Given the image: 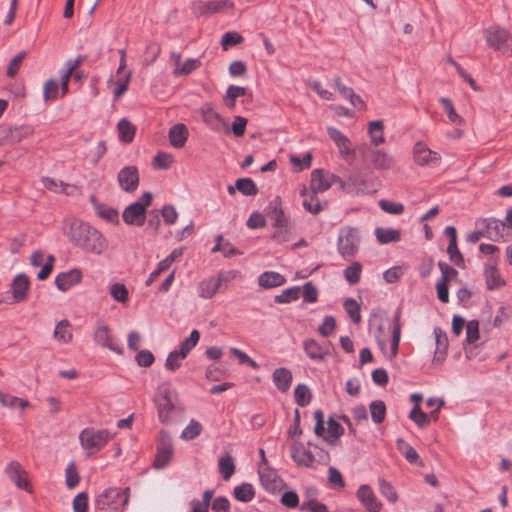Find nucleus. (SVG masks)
Segmentation results:
<instances>
[{"mask_svg":"<svg viewBox=\"0 0 512 512\" xmlns=\"http://www.w3.org/2000/svg\"><path fill=\"white\" fill-rule=\"evenodd\" d=\"M303 349L308 358L321 362L328 355L327 347L321 345L314 339H307L303 342Z\"/></svg>","mask_w":512,"mask_h":512,"instance_id":"nucleus-25","label":"nucleus"},{"mask_svg":"<svg viewBox=\"0 0 512 512\" xmlns=\"http://www.w3.org/2000/svg\"><path fill=\"white\" fill-rule=\"evenodd\" d=\"M188 129L184 124H176L169 130L170 143L174 148H182L188 139Z\"/></svg>","mask_w":512,"mask_h":512,"instance_id":"nucleus-28","label":"nucleus"},{"mask_svg":"<svg viewBox=\"0 0 512 512\" xmlns=\"http://www.w3.org/2000/svg\"><path fill=\"white\" fill-rule=\"evenodd\" d=\"M59 85L54 79H48L43 86V97L45 101L55 100L58 97Z\"/></svg>","mask_w":512,"mask_h":512,"instance_id":"nucleus-59","label":"nucleus"},{"mask_svg":"<svg viewBox=\"0 0 512 512\" xmlns=\"http://www.w3.org/2000/svg\"><path fill=\"white\" fill-rule=\"evenodd\" d=\"M409 418L420 428L425 427L430 422V417L418 405L410 411Z\"/></svg>","mask_w":512,"mask_h":512,"instance_id":"nucleus-61","label":"nucleus"},{"mask_svg":"<svg viewBox=\"0 0 512 512\" xmlns=\"http://www.w3.org/2000/svg\"><path fill=\"white\" fill-rule=\"evenodd\" d=\"M401 315L402 309L398 307L393 315L392 320V337L390 340V353L388 355V359H394L399 350V343L401 338Z\"/></svg>","mask_w":512,"mask_h":512,"instance_id":"nucleus-20","label":"nucleus"},{"mask_svg":"<svg viewBox=\"0 0 512 512\" xmlns=\"http://www.w3.org/2000/svg\"><path fill=\"white\" fill-rule=\"evenodd\" d=\"M219 472L225 481L229 480L235 472V465L232 456L225 455L219 459Z\"/></svg>","mask_w":512,"mask_h":512,"instance_id":"nucleus-44","label":"nucleus"},{"mask_svg":"<svg viewBox=\"0 0 512 512\" xmlns=\"http://www.w3.org/2000/svg\"><path fill=\"white\" fill-rule=\"evenodd\" d=\"M327 134L335 143L341 157L348 163H352L356 158V149L353 147L350 139L335 127H328Z\"/></svg>","mask_w":512,"mask_h":512,"instance_id":"nucleus-8","label":"nucleus"},{"mask_svg":"<svg viewBox=\"0 0 512 512\" xmlns=\"http://www.w3.org/2000/svg\"><path fill=\"white\" fill-rule=\"evenodd\" d=\"M69 241L87 253L102 254L107 249V241L103 234L89 223L73 220L67 231Z\"/></svg>","mask_w":512,"mask_h":512,"instance_id":"nucleus-1","label":"nucleus"},{"mask_svg":"<svg viewBox=\"0 0 512 512\" xmlns=\"http://www.w3.org/2000/svg\"><path fill=\"white\" fill-rule=\"evenodd\" d=\"M259 477L264 489L272 494L278 493L284 487V481L278 473L270 467L259 466Z\"/></svg>","mask_w":512,"mask_h":512,"instance_id":"nucleus-11","label":"nucleus"},{"mask_svg":"<svg viewBox=\"0 0 512 512\" xmlns=\"http://www.w3.org/2000/svg\"><path fill=\"white\" fill-rule=\"evenodd\" d=\"M213 277L202 280L198 285V295L203 299H211L219 290Z\"/></svg>","mask_w":512,"mask_h":512,"instance_id":"nucleus-34","label":"nucleus"},{"mask_svg":"<svg viewBox=\"0 0 512 512\" xmlns=\"http://www.w3.org/2000/svg\"><path fill=\"white\" fill-rule=\"evenodd\" d=\"M436 349L434 353L433 361L435 363H442L446 357L448 350V336L447 333L440 327H435L434 330Z\"/></svg>","mask_w":512,"mask_h":512,"instance_id":"nucleus-23","label":"nucleus"},{"mask_svg":"<svg viewBox=\"0 0 512 512\" xmlns=\"http://www.w3.org/2000/svg\"><path fill=\"white\" fill-rule=\"evenodd\" d=\"M199 340H200V333L198 330L194 329L191 331L189 337H187L180 343V348H179V350H176V351L179 353L180 357L186 358L188 356V354L191 352V350L194 347H196Z\"/></svg>","mask_w":512,"mask_h":512,"instance_id":"nucleus-35","label":"nucleus"},{"mask_svg":"<svg viewBox=\"0 0 512 512\" xmlns=\"http://www.w3.org/2000/svg\"><path fill=\"white\" fill-rule=\"evenodd\" d=\"M201 115L204 123L214 131H220L226 126L221 115L215 111L214 106L210 102H206L202 105Z\"/></svg>","mask_w":512,"mask_h":512,"instance_id":"nucleus-17","label":"nucleus"},{"mask_svg":"<svg viewBox=\"0 0 512 512\" xmlns=\"http://www.w3.org/2000/svg\"><path fill=\"white\" fill-rule=\"evenodd\" d=\"M396 443L398 451L406 458L409 463H417L419 460V454L410 444L401 438H399Z\"/></svg>","mask_w":512,"mask_h":512,"instance_id":"nucleus-41","label":"nucleus"},{"mask_svg":"<svg viewBox=\"0 0 512 512\" xmlns=\"http://www.w3.org/2000/svg\"><path fill=\"white\" fill-rule=\"evenodd\" d=\"M117 179L122 190L134 192L139 185L138 169L135 166H126L119 171Z\"/></svg>","mask_w":512,"mask_h":512,"instance_id":"nucleus-14","label":"nucleus"},{"mask_svg":"<svg viewBox=\"0 0 512 512\" xmlns=\"http://www.w3.org/2000/svg\"><path fill=\"white\" fill-rule=\"evenodd\" d=\"M245 93L246 89L244 87L230 85L224 96L225 105L230 109L234 108L236 99L244 96Z\"/></svg>","mask_w":512,"mask_h":512,"instance_id":"nucleus-46","label":"nucleus"},{"mask_svg":"<svg viewBox=\"0 0 512 512\" xmlns=\"http://www.w3.org/2000/svg\"><path fill=\"white\" fill-rule=\"evenodd\" d=\"M340 182V177L323 169H315L311 173L310 190L318 194L328 190L334 183Z\"/></svg>","mask_w":512,"mask_h":512,"instance_id":"nucleus-10","label":"nucleus"},{"mask_svg":"<svg viewBox=\"0 0 512 512\" xmlns=\"http://www.w3.org/2000/svg\"><path fill=\"white\" fill-rule=\"evenodd\" d=\"M156 405L159 420L165 424L175 422L183 413V408L177 403V394L168 382L158 386Z\"/></svg>","mask_w":512,"mask_h":512,"instance_id":"nucleus-2","label":"nucleus"},{"mask_svg":"<svg viewBox=\"0 0 512 512\" xmlns=\"http://www.w3.org/2000/svg\"><path fill=\"white\" fill-rule=\"evenodd\" d=\"M372 421L380 424L384 421L386 415V405L382 400H374L369 405Z\"/></svg>","mask_w":512,"mask_h":512,"instance_id":"nucleus-43","label":"nucleus"},{"mask_svg":"<svg viewBox=\"0 0 512 512\" xmlns=\"http://www.w3.org/2000/svg\"><path fill=\"white\" fill-rule=\"evenodd\" d=\"M294 398L298 406H307L312 399V394L309 387L305 384H298L294 390Z\"/></svg>","mask_w":512,"mask_h":512,"instance_id":"nucleus-42","label":"nucleus"},{"mask_svg":"<svg viewBox=\"0 0 512 512\" xmlns=\"http://www.w3.org/2000/svg\"><path fill=\"white\" fill-rule=\"evenodd\" d=\"M173 454L174 448L170 435L164 430L160 431L157 454L153 463L154 467L156 469L165 468L169 464Z\"/></svg>","mask_w":512,"mask_h":512,"instance_id":"nucleus-9","label":"nucleus"},{"mask_svg":"<svg viewBox=\"0 0 512 512\" xmlns=\"http://www.w3.org/2000/svg\"><path fill=\"white\" fill-rule=\"evenodd\" d=\"M152 193L145 192L141 198L128 205L123 211L122 218L127 225L142 226L146 219V210L152 201Z\"/></svg>","mask_w":512,"mask_h":512,"instance_id":"nucleus-5","label":"nucleus"},{"mask_svg":"<svg viewBox=\"0 0 512 512\" xmlns=\"http://www.w3.org/2000/svg\"><path fill=\"white\" fill-rule=\"evenodd\" d=\"M272 380L276 388L284 393L290 389L293 376L289 369L281 367L274 370Z\"/></svg>","mask_w":512,"mask_h":512,"instance_id":"nucleus-26","label":"nucleus"},{"mask_svg":"<svg viewBox=\"0 0 512 512\" xmlns=\"http://www.w3.org/2000/svg\"><path fill=\"white\" fill-rule=\"evenodd\" d=\"M344 309L351 318V320L358 324L361 321V314H360V305L357 303V301L353 298H347L344 301Z\"/></svg>","mask_w":512,"mask_h":512,"instance_id":"nucleus-52","label":"nucleus"},{"mask_svg":"<svg viewBox=\"0 0 512 512\" xmlns=\"http://www.w3.org/2000/svg\"><path fill=\"white\" fill-rule=\"evenodd\" d=\"M300 296V287L294 286L282 291L281 294L275 296L274 301L279 304H287L295 301Z\"/></svg>","mask_w":512,"mask_h":512,"instance_id":"nucleus-49","label":"nucleus"},{"mask_svg":"<svg viewBox=\"0 0 512 512\" xmlns=\"http://www.w3.org/2000/svg\"><path fill=\"white\" fill-rule=\"evenodd\" d=\"M119 139L122 142L130 143L135 136V126L127 119H121L118 123Z\"/></svg>","mask_w":512,"mask_h":512,"instance_id":"nucleus-40","label":"nucleus"},{"mask_svg":"<svg viewBox=\"0 0 512 512\" xmlns=\"http://www.w3.org/2000/svg\"><path fill=\"white\" fill-rule=\"evenodd\" d=\"M285 282V277L280 273L274 271H265L261 273L258 277L259 286L265 289L279 287L283 285Z\"/></svg>","mask_w":512,"mask_h":512,"instance_id":"nucleus-27","label":"nucleus"},{"mask_svg":"<svg viewBox=\"0 0 512 512\" xmlns=\"http://www.w3.org/2000/svg\"><path fill=\"white\" fill-rule=\"evenodd\" d=\"M361 272L362 265L359 262H353L344 270V277L349 284L355 285L360 281Z\"/></svg>","mask_w":512,"mask_h":512,"instance_id":"nucleus-50","label":"nucleus"},{"mask_svg":"<svg viewBox=\"0 0 512 512\" xmlns=\"http://www.w3.org/2000/svg\"><path fill=\"white\" fill-rule=\"evenodd\" d=\"M375 236L381 244H388L400 240V232L393 228H376Z\"/></svg>","mask_w":512,"mask_h":512,"instance_id":"nucleus-36","label":"nucleus"},{"mask_svg":"<svg viewBox=\"0 0 512 512\" xmlns=\"http://www.w3.org/2000/svg\"><path fill=\"white\" fill-rule=\"evenodd\" d=\"M383 121L381 120H374L369 122L368 124V134L371 138V143L375 146H378L379 144L384 142V135H383Z\"/></svg>","mask_w":512,"mask_h":512,"instance_id":"nucleus-37","label":"nucleus"},{"mask_svg":"<svg viewBox=\"0 0 512 512\" xmlns=\"http://www.w3.org/2000/svg\"><path fill=\"white\" fill-rule=\"evenodd\" d=\"M414 159L418 165L435 167L439 165L441 157L437 152L418 142L414 146Z\"/></svg>","mask_w":512,"mask_h":512,"instance_id":"nucleus-15","label":"nucleus"},{"mask_svg":"<svg viewBox=\"0 0 512 512\" xmlns=\"http://www.w3.org/2000/svg\"><path fill=\"white\" fill-rule=\"evenodd\" d=\"M201 433V425L196 420L192 419L190 423L181 433V438L184 440H192Z\"/></svg>","mask_w":512,"mask_h":512,"instance_id":"nucleus-63","label":"nucleus"},{"mask_svg":"<svg viewBox=\"0 0 512 512\" xmlns=\"http://www.w3.org/2000/svg\"><path fill=\"white\" fill-rule=\"evenodd\" d=\"M327 424V436L324 437L326 441H333L344 434V428L332 416L329 417Z\"/></svg>","mask_w":512,"mask_h":512,"instance_id":"nucleus-51","label":"nucleus"},{"mask_svg":"<svg viewBox=\"0 0 512 512\" xmlns=\"http://www.w3.org/2000/svg\"><path fill=\"white\" fill-rule=\"evenodd\" d=\"M272 239L278 243H284L290 240L291 224H283V226H276Z\"/></svg>","mask_w":512,"mask_h":512,"instance_id":"nucleus-62","label":"nucleus"},{"mask_svg":"<svg viewBox=\"0 0 512 512\" xmlns=\"http://www.w3.org/2000/svg\"><path fill=\"white\" fill-rule=\"evenodd\" d=\"M81 279V271L79 269H72L58 274L55 278V284L60 291H67L72 286L78 284Z\"/></svg>","mask_w":512,"mask_h":512,"instance_id":"nucleus-24","label":"nucleus"},{"mask_svg":"<svg viewBox=\"0 0 512 512\" xmlns=\"http://www.w3.org/2000/svg\"><path fill=\"white\" fill-rule=\"evenodd\" d=\"M339 186L352 195L367 194L370 192L368 181L360 174H352L347 180L340 178Z\"/></svg>","mask_w":512,"mask_h":512,"instance_id":"nucleus-13","label":"nucleus"},{"mask_svg":"<svg viewBox=\"0 0 512 512\" xmlns=\"http://www.w3.org/2000/svg\"><path fill=\"white\" fill-rule=\"evenodd\" d=\"M357 497L361 504L369 512H379L382 505L375 496L373 490L369 485H361L357 491Z\"/></svg>","mask_w":512,"mask_h":512,"instance_id":"nucleus-21","label":"nucleus"},{"mask_svg":"<svg viewBox=\"0 0 512 512\" xmlns=\"http://www.w3.org/2000/svg\"><path fill=\"white\" fill-rule=\"evenodd\" d=\"M244 38L235 31L226 32L221 39V46L224 51H227L230 47L242 43Z\"/></svg>","mask_w":512,"mask_h":512,"instance_id":"nucleus-57","label":"nucleus"},{"mask_svg":"<svg viewBox=\"0 0 512 512\" xmlns=\"http://www.w3.org/2000/svg\"><path fill=\"white\" fill-rule=\"evenodd\" d=\"M370 161L373 164L374 168L378 170H388L391 169L394 165L393 158L389 156L386 152L379 149L371 150Z\"/></svg>","mask_w":512,"mask_h":512,"instance_id":"nucleus-30","label":"nucleus"},{"mask_svg":"<svg viewBox=\"0 0 512 512\" xmlns=\"http://www.w3.org/2000/svg\"><path fill=\"white\" fill-rule=\"evenodd\" d=\"M111 297L120 303H126L129 300V292L126 286L122 283H114L110 286Z\"/></svg>","mask_w":512,"mask_h":512,"instance_id":"nucleus-53","label":"nucleus"},{"mask_svg":"<svg viewBox=\"0 0 512 512\" xmlns=\"http://www.w3.org/2000/svg\"><path fill=\"white\" fill-rule=\"evenodd\" d=\"M4 473L17 488L29 493L31 492L29 481L27 479V472L18 461H10L4 469Z\"/></svg>","mask_w":512,"mask_h":512,"instance_id":"nucleus-12","label":"nucleus"},{"mask_svg":"<svg viewBox=\"0 0 512 512\" xmlns=\"http://www.w3.org/2000/svg\"><path fill=\"white\" fill-rule=\"evenodd\" d=\"M301 195L305 197L303 206L307 211L312 214H318L322 210V205L317 198V194H313V192H311V194L307 196V190L304 188Z\"/></svg>","mask_w":512,"mask_h":512,"instance_id":"nucleus-47","label":"nucleus"},{"mask_svg":"<svg viewBox=\"0 0 512 512\" xmlns=\"http://www.w3.org/2000/svg\"><path fill=\"white\" fill-rule=\"evenodd\" d=\"M234 4L230 0L210 1L201 4L199 11L201 14H214L225 9L233 8Z\"/></svg>","mask_w":512,"mask_h":512,"instance_id":"nucleus-33","label":"nucleus"},{"mask_svg":"<svg viewBox=\"0 0 512 512\" xmlns=\"http://www.w3.org/2000/svg\"><path fill=\"white\" fill-rule=\"evenodd\" d=\"M0 404L5 407H19L21 409H25L29 406V402L27 400L9 394L3 395L2 400H0Z\"/></svg>","mask_w":512,"mask_h":512,"instance_id":"nucleus-60","label":"nucleus"},{"mask_svg":"<svg viewBox=\"0 0 512 512\" xmlns=\"http://www.w3.org/2000/svg\"><path fill=\"white\" fill-rule=\"evenodd\" d=\"M265 212L267 217L271 220L273 227L283 226V224L290 223L289 217L286 216L282 209L280 197H275L270 201Z\"/></svg>","mask_w":512,"mask_h":512,"instance_id":"nucleus-18","label":"nucleus"},{"mask_svg":"<svg viewBox=\"0 0 512 512\" xmlns=\"http://www.w3.org/2000/svg\"><path fill=\"white\" fill-rule=\"evenodd\" d=\"M379 490L380 493L389 501V502H396L398 499V495L396 493L395 488L393 485L389 482H387L385 479L380 478L379 479Z\"/></svg>","mask_w":512,"mask_h":512,"instance_id":"nucleus-58","label":"nucleus"},{"mask_svg":"<svg viewBox=\"0 0 512 512\" xmlns=\"http://www.w3.org/2000/svg\"><path fill=\"white\" fill-rule=\"evenodd\" d=\"M30 287V281L26 274H17L12 283L11 290L15 302H22L27 298V293Z\"/></svg>","mask_w":512,"mask_h":512,"instance_id":"nucleus-22","label":"nucleus"},{"mask_svg":"<svg viewBox=\"0 0 512 512\" xmlns=\"http://www.w3.org/2000/svg\"><path fill=\"white\" fill-rule=\"evenodd\" d=\"M360 244L359 231L352 227H343L339 230L337 249L345 259H352L358 252Z\"/></svg>","mask_w":512,"mask_h":512,"instance_id":"nucleus-6","label":"nucleus"},{"mask_svg":"<svg viewBox=\"0 0 512 512\" xmlns=\"http://www.w3.org/2000/svg\"><path fill=\"white\" fill-rule=\"evenodd\" d=\"M236 188L245 196H254L258 193V188L251 178L237 179Z\"/></svg>","mask_w":512,"mask_h":512,"instance_id":"nucleus-48","label":"nucleus"},{"mask_svg":"<svg viewBox=\"0 0 512 512\" xmlns=\"http://www.w3.org/2000/svg\"><path fill=\"white\" fill-rule=\"evenodd\" d=\"M112 438V434L108 430H94L86 428L81 431L79 440L84 449L99 451Z\"/></svg>","mask_w":512,"mask_h":512,"instance_id":"nucleus-7","label":"nucleus"},{"mask_svg":"<svg viewBox=\"0 0 512 512\" xmlns=\"http://www.w3.org/2000/svg\"><path fill=\"white\" fill-rule=\"evenodd\" d=\"M80 481L76 465L74 462H70L65 469V483L68 489L75 488Z\"/></svg>","mask_w":512,"mask_h":512,"instance_id":"nucleus-55","label":"nucleus"},{"mask_svg":"<svg viewBox=\"0 0 512 512\" xmlns=\"http://www.w3.org/2000/svg\"><path fill=\"white\" fill-rule=\"evenodd\" d=\"M96 214L102 219L110 223L119 222L118 211L112 207L106 206L105 204L95 205Z\"/></svg>","mask_w":512,"mask_h":512,"instance_id":"nucleus-45","label":"nucleus"},{"mask_svg":"<svg viewBox=\"0 0 512 512\" xmlns=\"http://www.w3.org/2000/svg\"><path fill=\"white\" fill-rule=\"evenodd\" d=\"M131 489L129 487H109L95 498L97 510L106 512H124L129 504Z\"/></svg>","mask_w":512,"mask_h":512,"instance_id":"nucleus-3","label":"nucleus"},{"mask_svg":"<svg viewBox=\"0 0 512 512\" xmlns=\"http://www.w3.org/2000/svg\"><path fill=\"white\" fill-rule=\"evenodd\" d=\"M33 133V128L29 125H22L10 128L8 137L11 142H20L22 139L30 136Z\"/></svg>","mask_w":512,"mask_h":512,"instance_id":"nucleus-54","label":"nucleus"},{"mask_svg":"<svg viewBox=\"0 0 512 512\" xmlns=\"http://www.w3.org/2000/svg\"><path fill=\"white\" fill-rule=\"evenodd\" d=\"M487 45L505 57H512V35L500 26L494 25L483 30Z\"/></svg>","mask_w":512,"mask_h":512,"instance_id":"nucleus-4","label":"nucleus"},{"mask_svg":"<svg viewBox=\"0 0 512 512\" xmlns=\"http://www.w3.org/2000/svg\"><path fill=\"white\" fill-rule=\"evenodd\" d=\"M334 85L335 88L338 90L340 95L344 98L350 101V103L354 107H361L364 105L363 100L361 97L354 93L353 89L344 85L340 79V77L334 78Z\"/></svg>","mask_w":512,"mask_h":512,"instance_id":"nucleus-31","label":"nucleus"},{"mask_svg":"<svg viewBox=\"0 0 512 512\" xmlns=\"http://www.w3.org/2000/svg\"><path fill=\"white\" fill-rule=\"evenodd\" d=\"M54 338L61 343H69L72 340V332L68 320H61L54 329Z\"/></svg>","mask_w":512,"mask_h":512,"instance_id":"nucleus-39","label":"nucleus"},{"mask_svg":"<svg viewBox=\"0 0 512 512\" xmlns=\"http://www.w3.org/2000/svg\"><path fill=\"white\" fill-rule=\"evenodd\" d=\"M291 455L295 462L306 467L312 466L315 461L314 455L302 444H295L291 448Z\"/></svg>","mask_w":512,"mask_h":512,"instance_id":"nucleus-29","label":"nucleus"},{"mask_svg":"<svg viewBox=\"0 0 512 512\" xmlns=\"http://www.w3.org/2000/svg\"><path fill=\"white\" fill-rule=\"evenodd\" d=\"M476 225L485 228V237L490 240L498 241L503 237V231L505 229V222L503 221L494 218L481 219L476 222Z\"/></svg>","mask_w":512,"mask_h":512,"instance_id":"nucleus-19","label":"nucleus"},{"mask_svg":"<svg viewBox=\"0 0 512 512\" xmlns=\"http://www.w3.org/2000/svg\"><path fill=\"white\" fill-rule=\"evenodd\" d=\"M201 65V62L198 59L189 58L184 63H181L179 68H174L173 74L175 76H183L188 75L191 72L198 69Z\"/></svg>","mask_w":512,"mask_h":512,"instance_id":"nucleus-56","label":"nucleus"},{"mask_svg":"<svg viewBox=\"0 0 512 512\" xmlns=\"http://www.w3.org/2000/svg\"><path fill=\"white\" fill-rule=\"evenodd\" d=\"M94 340L98 345L102 347L108 348L116 353H122V349L114 343V339L111 335L109 327L102 321L97 323L96 329L94 331Z\"/></svg>","mask_w":512,"mask_h":512,"instance_id":"nucleus-16","label":"nucleus"},{"mask_svg":"<svg viewBox=\"0 0 512 512\" xmlns=\"http://www.w3.org/2000/svg\"><path fill=\"white\" fill-rule=\"evenodd\" d=\"M479 339V322L471 320L466 324V339L465 342L473 344Z\"/></svg>","mask_w":512,"mask_h":512,"instance_id":"nucleus-64","label":"nucleus"},{"mask_svg":"<svg viewBox=\"0 0 512 512\" xmlns=\"http://www.w3.org/2000/svg\"><path fill=\"white\" fill-rule=\"evenodd\" d=\"M233 495L238 501L247 503L253 500L255 491L250 483H242L234 487Z\"/></svg>","mask_w":512,"mask_h":512,"instance_id":"nucleus-38","label":"nucleus"},{"mask_svg":"<svg viewBox=\"0 0 512 512\" xmlns=\"http://www.w3.org/2000/svg\"><path fill=\"white\" fill-rule=\"evenodd\" d=\"M484 276L487 289L490 291L500 288L505 284L504 280L501 278L497 268L494 265L485 266Z\"/></svg>","mask_w":512,"mask_h":512,"instance_id":"nucleus-32","label":"nucleus"}]
</instances>
